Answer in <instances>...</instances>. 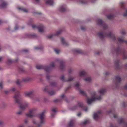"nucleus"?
<instances>
[{
  "label": "nucleus",
  "mask_w": 127,
  "mask_h": 127,
  "mask_svg": "<svg viewBox=\"0 0 127 127\" xmlns=\"http://www.w3.org/2000/svg\"><path fill=\"white\" fill-rule=\"evenodd\" d=\"M105 92V89H100L98 91V93L100 95L98 96L96 95L95 93L93 92L91 98L87 99V102L88 104H90L96 100H100L101 99L102 96L104 94Z\"/></svg>",
  "instance_id": "f257e3e1"
},
{
  "label": "nucleus",
  "mask_w": 127,
  "mask_h": 127,
  "mask_svg": "<svg viewBox=\"0 0 127 127\" xmlns=\"http://www.w3.org/2000/svg\"><path fill=\"white\" fill-rule=\"evenodd\" d=\"M13 97L14 99L15 102L19 105V108L22 110H24L27 106L28 105L27 104L25 105L23 104L22 99L20 96L18 92Z\"/></svg>",
  "instance_id": "f03ea898"
},
{
  "label": "nucleus",
  "mask_w": 127,
  "mask_h": 127,
  "mask_svg": "<svg viewBox=\"0 0 127 127\" xmlns=\"http://www.w3.org/2000/svg\"><path fill=\"white\" fill-rule=\"evenodd\" d=\"M114 52H116L117 56H118L120 54L122 55V59L123 60L127 59V52L124 49H121L119 46L114 47L111 50V52L113 53Z\"/></svg>",
  "instance_id": "7ed1b4c3"
},
{
  "label": "nucleus",
  "mask_w": 127,
  "mask_h": 127,
  "mask_svg": "<svg viewBox=\"0 0 127 127\" xmlns=\"http://www.w3.org/2000/svg\"><path fill=\"white\" fill-rule=\"evenodd\" d=\"M96 22L98 25L102 27L104 29L107 28V25L102 20L98 19L97 20Z\"/></svg>",
  "instance_id": "20e7f679"
},
{
  "label": "nucleus",
  "mask_w": 127,
  "mask_h": 127,
  "mask_svg": "<svg viewBox=\"0 0 127 127\" xmlns=\"http://www.w3.org/2000/svg\"><path fill=\"white\" fill-rule=\"evenodd\" d=\"M25 95L26 96L33 99L35 95V91L33 90H32L28 92H25Z\"/></svg>",
  "instance_id": "39448f33"
},
{
  "label": "nucleus",
  "mask_w": 127,
  "mask_h": 127,
  "mask_svg": "<svg viewBox=\"0 0 127 127\" xmlns=\"http://www.w3.org/2000/svg\"><path fill=\"white\" fill-rule=\"evenodd\" d=\"M97 36L99 39L101 40H103L105 35L107 36V33H106L104 31H101L97 33Z\"/></svg>",
  "instance_id": "423d86ee"
},
{
  "label": "nucleus",
  "mask_w": 127,
  "mask_h": 127,
  "mask_svg": "<svg viewBox=\"0 0 127 127\" xmlns=\"http://www.w3.org/2000/svg\"><path fill=\"white\" fill-rule=\"evenodd\" d=\"M36 68L38 69H43L46 72H48L51 69L50 67L46 65H38L36 66Z\"/></svg>",
  "instance_id": "0eeeda50"
},
{
  "label": "nucleus",
  "mask_w": 127,
  "mask_h": 127,
  "mask_svg": "<svg viewBox=\"0 0 127 127\" xmlns=\"http://www.w3.org/2000/svg\"><path fill=\"white\" fill-rule=\"evenodd\" d=\"M59 63L60 64L59 66V69L62 71L64 70L65 68V61L63 60H61L60 61Z\"/></svg>",
  "instance_id": "6e6552de"
},
{
  "label": "nucleus",
  "mask_w": 127,
  "mask_h": 127,
  "mask_svg": "<svg viewBox=\"0 0 127 127\" xmlns=\"http://www.w3.org/2000/svg\"><path fill=\"white\" fill-rule=\"evenodd\" d=\"M121 60L118 59H116L114 60L113 62L116 68L119 69L120 68L119 64L120 63Z\"/></svg>",
  "instance_id": "1a4fd4ad"
},
{
  "label": "nucleus",
  "mask_w": 127,
  "mask_h": 127,
  "mask_svg": "<svg viewBox=\"0 0 127 127\" xmlns=\"http://www.w3.org/2000/svg\"><path fill=\"white\" fill-rule=\"evenodd\" d=\"M107 36L110 37L113 41H115L116 40V38L115 35L112 34L111 32H109L107 33Z\"/></svg>",
  "instance_id": "9d476101"
},
{
  "label": "nucleus",
  "mask_w": 127,
  "mask_h": 127,
  "mask_svg": "<svg viewBox=\"0 0 127 127\" xmlns=\"http://www.w3.org/2000/svg\"><path fill=\"white\" fill-rule=\"evenodd\" d=\"M37 36V35L34 33H27L25 35L24 37L32 38L35 37Z\"/></svg>",
  "instance_id": "9b49d317"
},
{
  "label": "nucleus",
  "mask_w": 127,
  "mask_h": 127,
  "mask_svg": "<svg viewBox=\"0 0 127 127\" xmlns=\"http://www.w3.org/2000/svg\"><path fill=\"white\" fill-rule=\"evenodd\" d=\"M121 80V78L119 76H116L115 77V80L114 83L117 86L120 83Z\"/></svg>",
  "instance_id": "f8f14e48"
},
{
  "label": "nucleus",
  "mask_w": 127,
  "mask_h": 127,
  "mask_svg": "<svg viewBox=\"0 0 127 127\" xmlns=\"http://www.w3.org/2000/svg\"><path fill=\"white\" fill-rule=\"evenodd\" d=\"M44 112H43L39 116V118L40 120V124H43L44 122Z\"/></svg>",
  "instance_id": "ddd939ff"
},
{
  "label": "nucleus",
  "mask_w": 127,
  "mask_h": 127,
  "mask_svg": "<svg viewBox=\"0 0 127 127\" xmlns=\"http://www.w3.org/2000/svg\"><path fill=\"white\" fill-rule=\"evenodd\" d=\"M36 28L38 30V31L40 32H44V27L42 24H40L36 26Z\"/></svg>",
  "instance_id": "4468645a"
},
{
  "label": "nucleus",
  "mask_w": 127,
  "mask_h": 127,
  "mask_svg": "<svg viewBox=\"0 0 127 127\" xmlns=\"http://www.w3.org/2000/svg\"><path fill=\"white\" fill-rule=\"evenodd\" d=\"M77 105L81 108H83V104L81 102H79L78 103L77 105H76L74 106L71 109V110H74L76 109H77L78 107Z\"/></svg>",
  "instance_id": "2eb2a0df"
},
{
  "label": "nucleus",
  "mask_w": 127,
  "mask_h": 127,
  "mask_svg": "<svg viewBox=\"0 0 127 127\" xmlns=\"http://www.w3.org/2000/svg\"><path fill=\"white\" fill-rule=\"evenodd\" d=\"M61 41L63 45L65 46H67L69 45V44L66 40L63 38H61Z\"/></svg>",
  "instance_id": "dca6fc26"
},
{
  "label": "nucleus",
  "mask_w": 127,
  "mask_h": 127,
  "mask_svg": "<svg viewBox=\"0 0 127 127\" xmlns=\"http://www.w3.org/2000/svg\"><path fill=\"white\" fill-rule=\"evenodd\" d=\"M0 2L1 3V4H0L1 7L5 8L7 5V3L4 0H2V1Z\"/></svg>",
  "instance_id": "f3484780"
},
{
  "label": "nucleus",
  "mask_w": 127,
  "mask_h": 127,
  "mask_svg": "<svg viewBox=\"0 0 127 127\" xmlns=\"http://www.w3.org/2000/svg\"><path fill=\"white\" fill-rule=\"evenodd\" d=\"M45 2L47 4L51 6H53L54 3L52 0H46Z\"/></svg>",
  "instance_id": "a211bd4d"
},
{
  "label": "nucleus",
  "mask_w": 127,
  "mask_h": 127,
  "mask_svg": "<svg viewBox=\"0 0 127 127\" xmlns=\"http://www.w3.org/2000/svg\"><path fill=\"white\" fill-rule=\"evenodd\" d=\"M32 78L30 77H27L23 78L22 79V81L24 82H27L31 80Z\"/></svg>",
  "instance_id": "6ab92c4d"
},
{
  "label": "nucleus",
  "mask_w": 127,
  "mask_h": 127,
  "mask_svg": "<svg viewBox=\"0 0 127 127\" xmlns=\"http://www.w3.org/2000/svg\"><path fill=\"white\" fill-rule=\"evenodd\" d=\"M79 74L80 76H84L86 75L87 73L85 71L82 70L79 72Z\"/></svg>",
  "instance_id": "aec40b11"
},
{
  "label": "nucleus",
  "mask_w": 127,
  "mask_h": 127,
  "mask_svg": "<svg viewBox=\"0 0 127 127\" xmlns=\"http://www.w3.org/2000/svg\"><path fill=\"white\" fill-rule=\"evenodd\" d=\"M74 86L77 90H79L80 89V84L79 82H76Z\"/></svg>",
  "instance_id": "412c9836"
},
{
  "label": "nucleus",
  "mask_w": 127,
  "mask_h": 127,
  "mask_svg": "<svg viewBox=\"0 0 127 127\" xmlns=\"http://www.w3.org/2000/svg\"><path fill=\"white\" fill-rule=\"evenodd\" d=\"M79 3L82 5H85L87 4L88 1L85 0H81L79 2Z\"/></svg>",
  "instance_id": "4be33fe9"
},
{
  "label": "nucleus",
  "mask_w": 127,
  "mask_h": 127,
  "mask_svg": "<svg viewBox=\"0 0 127 127\" xmlns=\"http://www.w3.org/2000/svg\"><path fill=\"white\" fill-rule=\"evenodd\" d=\"M74 51L76 53L78 54H82L84 53L83 51L80 49L75 50H74Z\"/></svg>",
  "instance_id": "5701e85b"
},
{
  "label": "nucleus",
  "mask_w": 127,
  "mask_h": 127,
  "mask_svg": "<svg viewBox=\"0 0 127 127\" xmlns=\"http://www.w3.org/2000/svg\"><path fill=\"white\" fill-rule=\"evenodd\" d=\"M93 117L95 121H97L99 119V117L98 114L96 113L94 114Z\"/></svg>",
  "instance_id": "b1692460"
},
{
  "label": "nucleus",
  "mask_w": 127,
  "mask_h": 127,
  "mask_svg": "<svg viewBox=\"0 0 127 127\" xmlns=\"http://www.w3.org/2000/svg\"><path fill=\"white\" fill-rule=\"evenodd\" d=\"M74 124H75L74 120H71L69 123V127H72L74 126Z\"/></svg>",
  "instance_id": "393cba45"
},
{
  "label": "nucleus",
  "mask_w": 127,
  "mask_h": 127,
  "mask_svg": "<svg viewBox=\"0 0 127 127\" xmlns=\"http://www.w3.org/2000/svg\"><path fill=\"white\" fill-rule=\"evenodd\" d=\"M50 85L53 87H55L57 85V83L54 82H50Z\"/></svg>",
  "instance_id": "a878e982"
},
{
  "label": "nucleus",
  "mask_w": 127,
  "mask_h": 127,
  "mask_svg": "<svg viewBox=\"0 0 127 127\" xmlns=\"http://www.w3.org/2000/svg\"><path fill=\"white\" fill-rule=\"evenodd\" d=\"M61 97L62 98H64V99L66 101V102L68 103L69 102V101L68 100L67 97L64 94H62L61 96Z\"/></svg>",
  "instance_id": "bb28decb"
},
{
  "label": "nucleus",
  "mask_w": 127,
  "mask_h": 127,
  "mask_svg": "<svg viewBox=\"0 0 127 127\" xmlns=\"http://www.w3.org/2000/svg\"><path fill=\"white\" fill-rule=\"evenodd\" d=\"M34 49L35 50H38L42 51L43 49V48L42 47V46H38L34 47Z\"/></svg>",
  "instance_id": "cd10ccee"
},
{
  "label": "nucleus",
  "mask_w": 127,
  "mask_h": 127,
  "mask_svg": "<svg viewBox=\"0 0 127 127\" xmlns=\"http://www.w3.org/2000/svg\"><path fill=\"white\" fill-rule=\"evenodd\" d=\"M46 66H48L49 67H51V69L49 70L50 71L52 67H55V63L54 62H52L50 64V66L48 65H46Z\"/></svg>",
  "instance_id": "c85d7f7f"
},
{
  "label": "nucleus",
  "mask_w": 127,
  "mask_h": 127,
  "mask_svg": "<svg viewBox=\"0 0 127 127\" xmlns=\"http://www.w3.org/2000/svg\"><path fill=\"white\" fill-rule=\"evenodd\" d=\"M60 10L62 12H64L66 10V9L63 6H61L59 8Z\"/></svg>",
  "instance_id": "c756f323"
},
{
  "label": "nucleus",
  "mask_w": 127,
  "mask_h": 127,
  "mask_svg": "<svg viewBox=\"0 0 127 127\" xmlns=\"http://www.w3.org/2000/svg\"><path fill=\"white\" fill-rule=\"evenodd\" d=\"M55 92L54 91H49L48 92V94L51 96L54 95L55 94Z\"/></svg>",
  "instance_id": "7c9ffc66"
},
{
  "label": "nucleus",
  "mask_w": 127,
  "mask_h": 127,
  "mask_svg": "<svg viewBox=\"0 0 127 127\" xmlns=\"http://www.w3.org/2000/svg\"><path fill=\"white\" fill-rule=\"evenodd\" d=\"M118 41L120 43H125L126 41H125L124 39L121 38H118Z\"/></svg>",
  "instance_id": "2f4dec72"
},
{
  "label": "nucleus",
  "mask_w": 127,
  "mask_h": 127,
  "mask_svg": "<svg viewBox=\"0 0 127 127\" xmlns=\"http://www.w3.org/2000/svg\"><path fill=\"white\" fill-rule=\"evenodd\" d=\"M107 18L109 19H112L114 18V15L112 14H110L107 16Z\"/></svg>",
  "instance_id": "473e14b6"
},
{
  "label": "nucleus",
  "mask_w": 127,
  "mask_h": 127,
  "mask_svg": "<svg viewBox=\"0 0 127 127\" xmlns=\"http://www.w3.org/2000/svg\"><path fill=\"white\" fill-rule=\"evenodd\" d=\"M18 9L26 13H27L28 12L27 10L25 8H22L21 7H18Z\"/></svg>",
  "instance_id": "72a5a7b5"
},
{
  "label": "nucleus",
  "mask_w": 127,
  "mask_h": 127,
  "mask_svg": "<svg viewBox=\"0 0 127 127\" xmlns=\"http://www.w3.org/2000/svg\"><path fill=\"white\" fill-rule=\"evenodd\" d=\"M62 30H59L58 32H57L55 33H54L55 35H60L62 32Z\"/></svg>",
  "instance_id": "f704fd0d"
},
{
  "label": "nucleus",
  "mask_w": 127,
  "mask_h": 127,
  "mask_svg": "<svg viewBox=\"0 0 127 127\" xmlns=\"http://www.w3.org/2000/svg\"><path fill=\"white\" fill-rule=\"evenodd\" d=\"M26 116L29 117H31L33 116V115L32 114V112H30L28 114H26Z\"/></svg>",
  "instance_id": "c9c22d12"
},
{
  "label": "nucleus",
  "mask_w": 127,
  "mask_h": 127,
  "mask_svg": "<svg viewBox=\"0 0 127 127\" xmlns=\"http://www.w3.org/2000/svg\"><path fill=\"white\" fill-rule=\"evenodd\" d=\"M60 79L63 82H65L66 80H64V75H62L60 77Z\"/></svg>",
  "instance_id": "e433bc0d"
},
{
  "label": "nucleus",
  "mask_w": 127,
  "mask_h": 127,
  "mask_svg": "<svg viewBox=\"0 0 127 127\" xmlns=\"http://www.w3.org/2000/svg\"><path fill=\"white\" fill-rule=\"evenodd\" d=\"M3 82L2 81H0V89L2 90L3 88Z\"/></svg>",
  "instance_id": "4c0bfd02"
},
{
  "label": "nucleus",
  "mask_w": 127,
  "mask_h": 127,
  "mask_svg": "<svg viewBox=\"0 0 127 127\" xmlns=\"http://www.w3.org/2000/svg\"><path fill=\"white\" fill-rule=\"evenodd\" d=\"M125 4V2H121L120 3V6L122 7V8L123 9L125 8V6H124Z\"/></svg>",
  "instance_id": "58836bf2"
},
{
  "label": "nucleus",
  "mask_w": 127,
  "mask_h": 127,
  "mask_svg": "<svg viewBox=\"0 0 127 127\" xmlns=\"http://www.w3.org/2000/svg\"><path fill=\"white\" fill-rule=\"evenodd\" d=\"M84 80L86 82H90L91 80V78L90 77H87L84 79Z\"/></svg>",
  "instance_id": "ea45409f"
},
{
  "label": "nucleus",
  "mask_w": 127,
  "mask_h": 127,
  "mask_svg": "<svg viewBox=\"0 0 127 127\" xmlns=\"http://www.w3.org/2000/svg\"><path fill=\"white\" fill-rule=\"evenodd\" d=\"M74 79V78L73 77H70L68 79V80H66L65 82H69L72 81Z\"/></svg>",
  "instance_id": "a19ab883"
},
{
  "label": "nucleus",
  "mask_w": 127,
  "mask_h": 127,
  "mask_svg": "<svg viewBox=\"0 0 127 127\" xmlns=\"http://www.w3.org/2000/svg\"><path fill=\"white\" fill-rule=\"evenodd\" d=\"M90 122L89 120H86L83 122L82 124L83 125H85L88 123Z\"/></svg>",
  "instance_id": "79ce46f5"
},
{
  "label": "nucleus",
  "mask_w": 127,
  "mask_h": 127,
  "mask_svg": "<svg viewBox=\"0 0 127 127\" xmlns=\"http://www.w3.org/2000/svg\"><path fill=\"white\" fill-rule=\"evenodd\" d=\"M12 61L10 59H8L7 60V61L6 63L7 64H9L12 63Z\"/></svg>",
  "instance_id": "37998d69"
},
{
  "label": "nucleus",
  "mask_w": 127,
  "mask_h": 127,
  "mask_svg": "<svg viewBox=\"0 0 127 127\" xmlns=\"http://www.w3.org/2000/svg\"><path fill=\"white\" fill-rule=\"evenodd\" d=\"M19 69L20 71L22 73H24L25 72V70L22 67H19Z\"/></svg>",
  "instance_id": "c03bdc74"
},
{
  "label": "nucleus",
  "mask_w": 127,
  "mask_h": 127,
  "mask_svg": "<svg viewBox=\"0 0 127 127\" xmlns=\"http://www.w3.org/2000/svg\"><path fill=\"white\" fill-rule=\"evenodd\" d=\"M55 35L54 34H50L47 36V38L48 39H50Z\"/></svg>",
  "instance_id": "a18cd8bd"
},
{
  "label": "nucleus",
  "mask_w": 127,
  "mask_h": 127,
  "mask_svg": "<svg viewBox=\"0 0 127 127\" xmlns=\"http://www.w3.org/2000/svg\"><path fill=\"white\" fill-rule=\"evenodd\" d=\"M52 77V76L49 74H47L46 76V79L48 80H49L50 78Z\"/></svg>",
  "instance_id": "49530a36"
},
{
  "label": "nucleus",
  "mask_w": 127,
  "mask_h": 127,
  "mask_svg": "<svg viewBox=\"0 0 127 127\" xmlns=\"http://www.w3.org/2000/svg\"><path fill=\"white\" fill-rule=\"evenodd\" d=\"M79 91L80 93L81 94L84 95H85L86 93L83 91L82 90H80Z\"/></svg>",
  "instance_id": "de8ad7c7"
},
{
  "label": "nucleus",
  "mask_w": 127,
  "mask_h": 127,
  "mask_svg": "<svg viewBox=\"0 0 127 127\" xmlns=\"http://www.w3.org/2000/svg\"><path fill=\"white\" fill-rule=\"evenodd\" d=\"M35 3L37 4H39L40 3V0H33Z\"/></svg>",
  "instance_id": "09e8293b"
},
{
  "label": "nucleus",
  "mask_w": 127,
  "mask_h": 127,
  "mask_svg": "<svg viewBox=\"0 0 127 127\" xmlns=\"http://www.w3.org/2000/svg\"><path fill=\"white\" fill-rule=\"evenodd\" d=\"M38 110L36 108L34 107L31 109L29 111H35Z\"/></svg>",
  "instance_id": "8fccbe9b"
},
{
  "label": "nucleus",
  "mask_w": 127,
  "mask_h": 127,
  "mask_svg": "<svg viewBox=\"0 0 127 127\" xmlns=\"http://www.w3.org/2000/svg\"><path fill=\"white\" fill-rule=\"evenodd\" d=\"M58 110L57 108L56 107L52 108L51 109V111H57Z\"/></svg>",
  "instance_id": "3c124183"
},
{
  "label": "nucleus",
  "mask_w": 127,
  "mask_h": 127,
  "mask_svg": "<svg viewBox=\"0 0 127 127\" xmlns=\"http://www.w3.org/2000/svg\"><path fill=\"white\" fill-rule=\"evenodd\" d=\"M21 52H24L25 53H28L29 52V50L28 49H24L22 50L21 51Z\"/></svg>",
  "instance_id": "603ef678"
},
{
  "label": "nucleus",
  "mask_w": 127,
  "mask_h": 127,
  "mask_svg": "<svg viewBox=\"0 0 127 127\" xmlns=\"http://www.w3.org/2000/svg\"><path fill=\"white\" fill-rule=\"evenodd\" d=\"M62 100V99H55L54 100V101L55 102H61Z\"/></svg>",
  "instance_id": "864d4df0"
},
{
  "label": "nucleus",
  "mask_w": 127,
  "mask_h": 127,
  "mask_svg": "<svg viewBox=\"0 0 127 127\" xmlns=\"http://www.w3.org/2000/svg\"><path fill=\"white\" fill-rule=\"evenodd\" d=\"M110 72L108 71H106L105 73V75L106 76H107L110 75Z\"/></svg>",
  "instance_id": "5fc2aeb1"
},
{
  "label": "nucleus",
  "mask_w": 127,
  "mask_h": 127,
  "mask_svg": "<svg viewBox=\"0 0 127 127\" xmlns=\"http://www.w3.org/2000/svg\"><path fill=\"white\" fill-rule=\"evenodd\" d=\"M123 15L124 17L127 16V10H126V11L123 14Z\"/></svg>",
  "instance_id": "6e6d98bb"
},
{
  "label": "nucleus",
  "mask_w": 127,
  "mask_h": 127,
  "mask_svg": "<svg viewBox=\"0 0 127 127\" xmlns=\"http://www.w3.org/2000/svg\"><path fill=\"white\" fill-rule=\"evenodd\" d=\"M54 51L57 54H58L59 53V50L56 49H54Z\"/></svg>",
  "instance_id": "4d7b16f0"
},
{
  "label": "nucleus",
  "mask_w": 127,
  "mask_h": 127,
  "mask_svg": "<svg viewBox=\"0 0 127 127\" xmlns=\"http://www.w3.org/2000/svg\"><path fill=\"white\" fill-rule=\"evenodd\" d=\"M101 53V52L100 51H96L95 54L96 55H99L100 53Z\"/></svg>",
  "instance_id": "13d9d810"
},
{
  "label": "nucleus",
  "mask_w": 127,
  "mask_h": 127,
  "mask_svg": "<svg viewBox=\"0 0 127 127\" xmlns=\"http://www.w3.org/2000/svg\"><path fill=\"white\" fill-rule=\"evenodd\" d=\"M11 90L12 91L14 92L16 90V89L15 87H13L11 88Z\"/></svg>",
  "instance_id": "bf43d9fd"
},
{
  "label": "nucleus",
  "mask_w": 127,
  "mask_h": 127,
  "mask_svg": "<svg viewBox=\"0 0 127 127\" xmlns=\"http://www.w3.org/2000/svg\"><path fill=\"white\" fill-rule=\"evenodd\" d=\"M48 86H46L45 87V88L44 89L43 91H48Z\"/></svg>",
  "instance_id": "052dcab7"
},
{
  "label": "nucleus",
  "mask_w": 127,
  "mask_h": 127,
  "mask_svg": "<svg viewBox=\"0 0 127 127\" xmlns=\"http://www.w3.org/2000/svg\"><path fill=\"white\" fill-rule=\"evenodd\" d=\"M18 29V27L17 26V24H16L15 25V30H16Z\"/></svg>",
  "instance_id": "680f3d73"
},
{
  "label": "nucleus",
  "mask_w": 127,
  "mask_h": 127,
  "mask_svg": "<svg viewBox=\"0 0 127 127\" xmlns=\"http://www.w3.org/2000/svg\"><path fill=\"white\" fill-rule=\"evenodd\" d=\"M83 108L84 109V110L85 111H86L88 110V108L87 107H85L84 108L83 107Z\"/></svg>",
  "instance_id": "e2e57ef3"
},
{
  "label": "nucleus",
  "mask_w": 127,
  "mask_h": 127,
  "mask_svg": "<svg viewBox=\"0 0 127 127\" xmlns=\"http://www.w3.org/2000/svg\"><path fill=\"white\" fill-rule=\"evenodd\" d=\"M81 29L82 31H84L86 29V28L84 27H81Z\"/></svg>",
  "instance_id": "0e129e2a"
},
{
  "label": "nucleus",
  "mask_w": 127,
  "mask_h": 127,
  "mask_svg": "<svg viewBox=\"0 0 127 127\" xmlns=\"http://www.w3.org/2000/svg\"><path fill=\"white\" fill-rule=\"evenodd\" d=\"M71 88V86H68L67 88H66V89H65V91L66 92L67 90L69 89L70 88Z\"/></svg>",
  "instance_id": "69168bd1"
},
{
  "label": "nucleus",
  "mask_w": 127,
  "mask_h": 127,
  "mask_svg": "<svg viewBox=\"0 0 127 127\" xmlns=\"http://www.w3.org/2000/svg\"><path fill=\"white\" fill-rule=\"evenodd\" d=\"M73 71V70L71 69H69L68 70L69 73H71Z\"/></svg>",
  "instance_id": "338daca9"
},
{
  "label": "nucleus",
  "mask_w": 127,
  "mask_h": 127,
  "mask_svg": "<svg viewBox=\"0 0 127 127\" xmlns=\"http://www.w3.org/2000/svg\"><path fill=\"white\" fill-rule=\"evenodd\" d=\"M124 67L126 69H127V63H125L124 64Z\"/></svg>",
  "instance_id": "774afa93"
}]
</instances>
